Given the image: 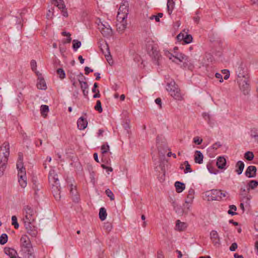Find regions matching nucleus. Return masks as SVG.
Here are the masks:
<instances>
[{
    "instance_id": "nucleus-1",
    "label": "nucleus",
    "mask_w": 258,
    "mask_h": 258,
    "mask_svg": "<svg viewBox=\"0 0 258 258\" xmlns=\"http://www.w3.org/2000/svg\"><path fill=\"white\" fill-rule=\"evenodd\" d=\"M238 77L240 89L244 95H247L250 90L249 79L248 75H243L239 73Z\"/></svg>"
},
{
    "instance_id": "nucleus-2",
    "label": "nucleus",
    "mask_w": 258,
    "mask_h": 258,
    "mask_svg": "<svg viewBox=\"0 0 258 258\" xmlns=\"http://www.w3.org/2000/svg\"><path fill=\"white\" fill-rule=\"evenodd\" d=\"M167 90L169 92L170 95L177 100H182L183 97L180 93V91L176 85L174 81H171L167 83Z\"/></svg>"
},
{
    "instance_id": "nucleus-3",
    "label": "nucleus",
    "mask_w": 258,
    "mask_h": 258,
    "mask_svg": "<svg viewBox=\"0 0 258 258\" xmlns=\"http://www.w3.org/2000/svg\"><path fill=\"white\" fill-rule=\"evenodd\" d=\"M23 213L25 214L24 222H33L35 221L36 211L30 206L27 205L23 208Z\"/></svg>"
},
{
    "instance_id": "nucleus-4",
    "label": "nucleus",
    "mask_w": 258,
    "mask_h": 258,
    "mask_svg": "<svg viewBox=\"0 0 258 258\" xmlns=\"http://www.w3.org/2000/svg\"><path fill=\"white\" fill-rule=\"evenodd\" d=\"M205 196L208 201H220L222 199V191L217 189L207 191L205 192Z\"/></svg>"
},
{
    "instance_id": "nucleus-5",
    "label": "nucleus",
    "mask_w": 258,
    "mask_h": 258,
    "mask_svg": "<svg viewBox=\"0 0 258 258\" xmlns=\"http://www.w3.org/2000/svg\"><path fill=\"white\" fill-rule=\"evenodd\" d=\"M128 10L126 6L122 5L120 6L116 17L117 21H126Z\"/></svg>"
},
{
    "instance_id": "nucleus-6",
    "label": "nucleus",
    "mask_w": 258,
    "mask_h": 258,
    "mask_svg": "<svg viewBox=\"0 0 258 258\" xmlns=\"http://www.w3.org/2000/svg\"><path fill=\"white\" fill-rule=\"evenodd\" d=\"M178 41H182V44H188L192 42V37L191 35L188 34L187 32L183 30L180 32L176 37Z\"/></svg>"
},
{
    "instance_id": "nucleus-7",
    "label": "nucleus",
    "mask_w": 258,
    "mask_h": 258,
    "mask_svg": "<svg viewBox=\"0 0 258 258\" xmlns=\"http://www.w3.org/2000/svg\"><path fill=\"white\" fill-rule=\"evenodd\" d=\"M20 256H17V258H35L33 249L32 247L26 248H22L20 251Z\"/></svg>"
},
{
    "instance_id": "nucleus-8",
    "label": "nucleus",
    "mask_w": 258,
    "mask_h": 258,
    "mask_svg": "<svg viewBox=\"0 0 258 258\" xmlns=\"http://www.w3.org/2000/svg\"><path fill=\"white\" fill-rule=\"evenodd\" d=\"M48 180L50 183L52 185V188H54L55 187H59L60 185L58 182V178L57 174L55 173V171L53 169H51L49 171Z\"/></svg>"
},
{
    "instance_id": "nucleus-9",
    "label": "nucleus",
    "mask_w": 258,
    "mask_h": 258,
    "mask_svg": "<svg viewBox=\"0 0 258 258\" xmlns=\"http://www.w3.org/2000/svg\"><path fill=\"white\" fill-rule=\"evenodd\" d=\"M32 222H24L26 229L27 233L31 236L35 237L37 235L38 231L37 228L32 224Z\"/></svg>"
},
{
    "instance_id": "nucleus-10",
    "label": "nucleus",
    "mask_w": 258,
    "mask_h": 258,
    "mask_svg": "<svg viewBox=\"0 0 258 258\" xmlns=\"http://www.w3.org/2000/svg\"><path fill=\"white\" fill-rule=\"evenodd\" d=\"M99 26L100 32L104 36L108 37L112 35V30L109 25L101 24Z\"/></svg>"
},
{
    "instance_id": "nucleus-11",
    "label": "nucleus",
    "mask_w": 258,
    "mask_h": 258,
    "mask_svg": "<svg viewBox=\"0 0 258 258\" xmlns=\"http://www.w3.org/2000/svg\"><path fill=\"white\" fill-rule=\"evenodd\" d=\"M148 49L149 53L154 59L155 63L159 65V60L161 57V55L160 54L159 51L157 50L156 48L153 46H152L151 50H149V47L148 48Z\"/></svg>"
},
{
    "instance_id": "nucleus-12",
    "label": "nucleus",
    "mask_w": 258,
    "mask_h": 258,
    "mask_svg": "<svg viewBox=\"0 0 258 258\" xmlns=\"http://www.w3.org/2000/svg\"><path fill=\"white\" fill-rule=\"evenodd\" d=\"M21 248L32 247L29 238L26 235H23L20 239Z\"/></svg>"
},
{
    "instance_id": "nucleus-13",
    "label": "nucleus",
    "mask_w": 258,
    "mask_h": 258,
    "mask_svg": "<svg viewBox=\"0 0 258 258\" xmlns=\"http://www.w3.org/2000/svg\"><path fill=\"white\" fill-rule=\"evenodd\" d=\"M195 190L194 189L190 188L188 190V192L187 196V199L185 200V204L183 205L184 207H186L187 210L189 209V204H190L194 198Z\"/></svg>"
},
{
    "instance_id": "nucleus-14",
    "label": "nucleus",
    "mask_w": 258,
    "mask_h": 258,
    "mask_svg": "<svg viewBox=\"0 0 258 258\" xmlns=\"http://www.w3.org/2000/svg\"><path fill=\"white\" fill-rule=\"evenodd\" d=\"M256 167L253 165H250L247 168L245 172V175L248 178H253L256 176Z\"/></svg>"
},
{
    "instance_id": "nucleus-15",
    "label": "nucleus",
    "mask_w": 258,
    "mask_h": 258,
    "mask_svg": "<svg viewBox=\"0 0 258 258\" xmlns=\"http://www.w3.org/2000/svg\"><path fill=\"white\" fill-rule=\"evenodd\" d=\"M210 238L214 245L220 244V238L216 231L212 230L211 232Z\"/></svg>"
},
{
    "instance_id": "nucleus-16",
    "label": "nucleus",
    "mask_w": 258,
    "mask_h": 258,
    "mask_svg": "<svg viewBox=\"0 0 258 258\" xmlns=\"http://www.w3.org/2000/svg\"><path fill=\"white\" fill-rule=\"evenodd\" d=\"M105 49H106V51H103V54L109 64L111 65L113 63V60L112 59V57L110 55V52L109 50V48L107 43H105V45L104 46Z\"/></svg>"
},
{
    "instance_id": "nucleus-17",
    "label": "nucleus",
    "mask_w": 258,
    "mask_h": 258,
    "mask_svg": "<svg viewBox=\"0 0 258 258\" xmlns=\"http://www.w3.org/2000/svg\"><path fill=\"white\" fill-rule=\"evenodd\" d=\"M5 253L9 255L10 258H17V252L15 249L11 247H5L4 248Z\"/></svg>"
},
{
    "instance_id": "nucleus-18",
    "label": "nucleus",
    "mask_w": 258,
    "mask_h": 258,
    "mask_svg": "<svg viewBox=\"0 0 258 258\" xmlns=\"http://www.w3.org/2000/svg\"><path fill=\"white\" fill-rule=\"evenodd\" d=\"M175 55H174V59H172V61L174 62L178 63V62L176 61V60H178L179 62H182L184 60L187 59V56L182 54L181 53H177L176 52H174Z\"/></svg>"
},
{
    "instance_id": "nucleus-19",
    "label": "nucleus",
    "mask_w": 258,
    "mask_h": 258,
    "mask_svg": "<svg viewBox=\"0 0 258 258\" xmlns=\"http://www.w3.org/2000/svg\"><path fill=\"white\" fill-rule=\"evenodd\" d=\"M77 125L80 130H83L87 127L88 121L83 117H81L78 120Z\"/></svg>"
},
{
    "instance_id": "nucleus-20",
    "label": "nucleus",
    "mask_w": 258,
    "mask_h": 258,
    "mask_svg": "<svg viewBox=\"0 0 258 258\" xmlns=\"http://www.w3.org/2000/svg\"><path fill=\"white\" fill-rule=\"evenodd\" d=\"M244 163L242 161H238L235 165V172L238 175H240L244 169Z\"/></svg>"
},
{
    "instance_id": "nucleus-21",
    "label": "nucleus",
    "mask_w": 258,
    "mask_h": 258,
    "mask_svg": "<svg viewBox=\"0 0 258 258\" xmlns=\"http://www.w3.org/2000/svg\"><path fill=\"white\" fill-rule=\"evenodd\" d=\"M195 162L196 163L202 164L203 161L204 156L200 151H196L195 153Z\"/></svg>"
},
{
    "instance_id": "nucleus-22",
    "label": "nucleus",
    "mask_w": 258,
    "mask_h": 258,
    "mask_svg": "<svg viewBox=\"0 0 258 258\" xmlns=\"http://www.w3.org/2000/svg\"><path fill=\"white\" fill-rule=\"evenodd\" d=\"M126 21H117L116 23L117 30L119 33H122L126 28Z\"/></svg>"
},
{
    "instance_id": "nucleus-23",
    "label": "nucleus",
    "mask_w": 258,
    "mask_h": 258,
    "mask_svg": "<svg viewBox=\"0 0 258 258\" xmlns=\"http://www.w3.org/2000/svg\"><path fill=\"white\" fill-rule=\"evenodd\" d=\"M70 193L72 195L73 200L75 202H78L79 199L78 192L77 191L76 186H73L72 184L71 185L70 189Z\"/></svg>"
},
{
    "instance_id": "nucleus-24",
    "label": "nucleus",
    "mask_w": 258,
    "mask_h": 258,
    "mask_svg": "<svg viewBox=\"0 0 258 258\" xmlns=\"http://www.w3.org/2000/svg\"><path fill=\"white\" fill-rule=\"evenodd\" d=\"M226 163V159L223 157H219L217 161V165L220 169H223L225 167Z\"/></svg>"
},
{
    "instance_id": "nucleus-25",
    "label": "nucleus",
    "mask_w": 258,
    "mask_h": 258,
    "mask_svg": "<svg viewBox=\"0 0 258 258\" xmlns=\"http://www.w3.org/2000/svg\"><path fill=\"white\" fill-rule=\"evenodd\" d=\"M37 88L39 89L45 90L47 88L45 81L43 78H40L38 79V82L37 83Z\"/></svg>"
},
{
    "instance_id": "nucleus-26",
    "label": "nucleus",
    "mask_w": 258,
    "mask_h": 258,
    "mask_svg": "<svg viewBox=\"0 0 258 258\" xmlns=\"http://www.w3.org/2000/svg\"><path fill=\"white\" fill-rule=\"evenodd\" d=\"M175 187L176 191L178 193L182 192L185 189V184L180 181H176L175 182Z\"/></svg>"
},
{
    "instance_id": "nucleus-27",
    "label": "nucleus",
    "mask_w": 258,
    "mask_h": 258,
    "mask_svg": "<svg viewBox=\"0 0 258 258\" xmlns=\"http://www.w3.org/2000/svg\"><path fill=\"white\" fill-rule=\"evenodd\" d=\"M258 186V182L256 180H250L247 183V190L249 192L250 189H254Z\"/></svg>"
},
{
    "instance_id": "nucleus-28",
    "label": "nucleus",
    "mask_w": 258,
    "mask_h": 258,
    "mask_svg": "<svg viewBox=\"0 0 258 258\" xmlns=\"http://www.w3.org/2000/svg\"><path fill=\"white\" fill-rule=\"evenodd\" d=\"M175 3L173 0H168L167 6V12L169 15H171L173 10L174 8Z\"/></svg>"
},
{
    "instance_id": "nucleus-29",
    "label": "nucleus",
    "mask_w": 258,
    "mask_h": 258,
    "mask_svg": "<svg viewBox=\"0 0 258 258\" xmlns=\"http://www.w3.org/2000/svg\"><path fill=\"white\" fill-rule=\"evenodd\" d=\"M52 192L53 193V196L56 200H59L61 198L60 186H56L54 187V188H52Z\"/></svg>"
},
{
    "instance_id": "nucleus-30",
    "label": "nucleus",
    "mask_w": 258,
    "mask_h": 258,
    "mask_svg": "<svg viewBox=\"0 0 258 258\" xmlns=\"http://www.w3.org/2000/svg\"><path fill=\"white\" fill-rule=\"evenodd\" d=\"M99 216L101 221H104L106 218L107 213L104 208H101L100 209Z\"/></svg>"
},
{
    "instance_id": "nucleus-31",
    "label": "nucleus",
    "mask_w": 258,
    "mask_h": 258,
    "mask_svg": "<svg viewBox=\"0 0 258 258\" xmlns=\"http://www.w3.org/2000/svg\"><path fill=\"white\" fill-rule=\"evenodd\" d=\"M176 227L179 231H182L186 228V224L180 222L179 220H177L176 223Z\"/></svg>"
},
{
    "instance_id": "nucleus-32",
    "label": "nucleus",
    "mask_w": 258,
    "mask_h": 258,
    "mask_svg": "<svg viewBox=\"0 0 258 258\" xmlns=\"http://www.w3.org/2000/svg\"><path fill=\"white\" fill-rule=\"evenodd\" d=\"M98 87V84L97 83H95L94 84L93 88L92 89V92L95 93V94L93 95V98H99L100 97L99 90L96 89V88Z\"/></svg>"
},
{
    "instance_id": "nucleus-33",
    "label": "nucleus",
    "mask_w": 258,
    "mask_h": 258,
    "mask_svg": "<svg viewBox=\"0 0 258 258\" xmlns=\"http://www.w3.org/2000/svg\"><path fill=\"white\" fill-rule=\"evenodd\" d=\"M55 2V5L59 9H64L65 5L64 4L63 0H53Z\"/></svg>"
},
{
    "instance_id": "nucleus-34",
    "label": "nucleus",
    "mask_w": 258,
    "mask_h": 258,
    "mask_svg": "<svg viewBox=\"0 0 258 258\" xmlns=\"http://www.w3.org/2000/svg\"><path fill=\"white\" fill-rule=\"evenodd\" d=\"M41 113L42 116H45L49 111L48 106L46 105H42L40 107Z\"/></svg>"
},
{
    "instance_id": "nucleus-35",
    "label": "nucleus",
    "mask_w": 258,
    "mask_h": 258,
    "mask_svg": "<svg viewBox=\"0 0 258 258\" xmlns=\"http://www.w3.org/2000/svg\"><path fill=\"white\" fill-rule=\"evenodd\" d=\"M26 179V176H25V177H19V182L22 188L25 187L27 185Z\"/></svg>"
},
{
    "instance_id": "nucleus-36",
    "label": "nucleus",
    "mask_w": 258,
    "mask_h": 258,
    "mask_svg": "<svg viewBox=\"0 0 258 258\" xmlns=\"http://www.w3.org/2000/svg\"><path fill=\"white\" fill-rule=\"evenodd\" d=\"M244 157L247 160L251 161L253 159L254 155L252 152L247 151L244 154Z\"/></svg>"
},
{
    "instance_id": "nucleus-37",
    "label": "nucleus",
    "mask_w": 258,
    "mask_h": 258,
    "mask_svg": "<svg viewBox=\"0 0 258 258\" xmlns=\"http://www.w3.org/2000/svg\"><path fill=\"white\" fill-rule=\"evenodd\" d=\"M8 241V235L6 233H3L0 237V244L4 245Z\"/></svg>"
},
{
    "instance_id": "nucleus-38",
    "label": "nucleus",
    "mask_w": 258,
    "mask_h": 258,
    "mask_svg": "<svg viewBox=\"0 0 258 258\" xmlns=\"http://www.w3.org/2000/svg\"><path fill=\"white\" fill-rule=\"evenodd\" d=\"M101 153L104 154L107 153L109 150V146L107 143L103 144L101 147Z\"/></svg>"
},
{
    "instance_id": "nucleus-39",
    "label": "nucleus",
    "mask_w": 258,
    "mask_h": 258,
    "mask_svg": "<svg viewBox=\"0 0 258 258\" xmlns=\"http://www.w3.org/2000/svg\"><path fill=\"white\" fill-rule=\"evenodd\" d=\"M104 229L108 233L112 230V223L107 222L104 223Z\"/></svg>"
},
{
    "instance_id": "nucleus-40",
    "label": "nucleus",
    "mask_w": 258,
    "mask_h": 258,
    "mask_svg": "<svg viewBox=\"0 0 258 258\" xmlns=\"http://www.w3.org/2000/svg\"><path fill=\"white\" fill-rule=\"evenodd\" d=\"M57 75L60 79H63L66 77V74L64 70L61 68H59L56 71Z\"/></svg>"
},
{
    "instance_id": "nucleus-41",
    "label": "nucleus",
    "mask_w": 258,
    "mask_h": 258,
    "mask_svg": "<svg viewBox=\"0 0 258 258\" xmlns=\"http://www.w3.org/2000/svg\"><path fill=\"white\" fill-rule=\"evenodd\" d=\"M81 45V41L78 40H74L73 41V48L75 50H77Z\"/></svg>"
},
{
    "instance_id": "nucleus-42",
    "label": "nucleus",
    "mask_w": 258,
    "mask_h": 258,
    "mask_svg": "<svg viewBox=\"0 0 258 258\" xmlns=\"http://www.w3.org/2000/svg\"><path fill=\"white\" fill-rule=\"evenodd\" d=\"M183 164L185 166V168L184 170V173H187L188 172H191L192 169L190 168V165L189 164L188 162L187 161H185Z\"/></svg>"
},
{
    "instance_id": "nucleus-43",
    "label": "nucleus",
    "mask_w": 258,
    "mask_h": 258,
    "mask_svg": "<svg viewBox=\"0 0 258 258\" xmlns=\"http://www.w3.org/2000/svg\"><path fill=\"white\" fill-rule=\"evenodd\" d=\"M18 177H25V176H26L25 168L24 167L22 169H18Z\"/></svg>"
},
{
    "instance_id": "nucleus-44",
    "label": "nucleus",
    "mask_w": 258,
    "mask_h": 258,
    "mask_svg": "<svg viewBox=\"0 0 258 258\" xmlns=\"http://www.w3.org/2000/svg\"><path fill=\"white\" fill-rule=\"evenodd\" d=\"M94 109L98 111L99 113L102 112V108L101 106V103L100 100H97L96 102V104L94 107Z\"/></svg>"
},
{
    "instance_id": "nucleus-45",
    "label": "nucleus",
    "mask_w": 258,
    "mask_h": 258,
    "mask_svg": "<svg viewBox=\"0 0 258 258\" xmlns=\"http://www.w3.org/2000/svg\"><path fill=\"white\" fill-rule=\"evenodd\" d=\"M12 224L14 225L15 229H18L19 227V224L17 222V218L16 216H13L12 217Z\"/></svg>"
},
{
    "instance_id": "nucleus-46",
    "label": "nucleus",
    "mask_w": 258,
    "mask_h": 258,
    "mask_svg": "<svg viewBox=\"0 0 258 258\" xmlns=\"http://www.w3.org/2000/svg\"><path fill=\"white\" fill-rule=\"evenodd\" d=\"M230 210H228V213L231 215H236V213L233 212V211H235L237 210V208L235 205H230L229 206Z\"/></svg>"
},
{
    "instance_id": "nucleus-47",
    "label": "nucleus",
    "mask_w": 258,
    "mask_h": 258,
    "mask_svg": "<svg viewBox=\"0 0 258 258\" xmlns=\"http://www.w3.org/2000/svg\"><path fill=\"white\" fill-rule=\"evenodd\" d=\"M106 195L110 198L111 201L114 200V196L111 190L107 189L105 190Z\"/></svg>"
},
{
    "instance_id": "nucleus-48",
    "label": "nucleus",
    "mask_w": 258,
    "mask_h": 258,
    "mask_svg": "<svg viewBox=\"0 0 258 258\" xmlns=\"http://www.w3.org/2000/svg\"><path fill=\"white\" fill-rule=\"evenodd\" d=\"M79 83H80V84L81 86V88L82 89V90H86L87 89H88V85L86 82H84V81H82L80 80H79Z\"/></svg>"
},
{
    "instance_id": "nucleus-49",
    "label": "nucleus",
    "mask_w": 258,
    "mask_h": 258,
    "mask_svg": "<svg viewBox=\"0 0 258 258\" xmlns=\"http://www.w3.org/2000/svg\"><path fill=\"white\" fill-rule=\"evenodd\" d=\"M23 168H24V166H23V163L22 161V159H18L17 163V169H22Z\"/></svg>"
},
{
    "instance_id": "nucleus-50",
    "label": "nucleus",
    "mask_w": 258,
    "mask_h": 258,
    "mask_svg": "<svg viewBox=\"0 0 258 258\" xmlns=\"http://www.w3.org/2000/svg\"><path fill=\"white\" fill-rule=\"evenodd\" d=\"M194 142L197 145H201L203 142V139H200L199 137H196L194 138Z\"/></svg>"
},
{
    "instance_id": "nucleus-51",
    "label": "nucleus",
    "mask_w": 258,
    "mask_h": 258,
    "mask_svg": "<svg viewBox=\"0 0 258 258\" xmlns=\"http://www.w3.org/2000/svg\"><path fill=\"white\" fill-rule=\"evenodd\" d=\"M31 68L33 71H34L36 70L37 63L36 61L35 60H32L30 62Z\"/></svg>"
},
{
    "instance_id": "nucleus-52",
    "label": "nucleus",
    "mask_w": 258,
    "mask_h": 258,
    "mask_svg": "<svg viewBox=\"0 0 258 258\" xmlns=\"http://www.w3.org/2000/svg\"><path fill=\"white\" fill-rule=\"evenodd\" d=\"M222 72L223 74L225 75L224 77L225 80H227L229 78L230 73L229 71L227 70H223L222 71Z\"/></svg>"
},
{
    "instance_id": "nucleus-53",
    "label": "nucleus",
    "mask_w": 258,
    "mask_h": 258,
    "mask_svg": "<svg viewBox=\"0 0 258 258\" xmlns=\"http://www.w3.org/2000/svg\"><path fill=\"white\" fill-rule=\"evenodd\" d=\"M164 54L167 57L169 58V59H171V60H172V57H174V55H175V53L172 54V53H170L169 51H168V50L165 51Z\"/></svg>"
},
{
    "instance_id": "nucleus-54",
    "label": "nucleus",
    "mask_w": 258,
    "mask_h": 258,
    "mask_svg": "<svg viewBox=\"0 0 258 258\" xmlns=\"http://www.w3.org/2000/svg\"><path fill=\"white\" fill-rule=\"evenodd\" d=\"M40 187L41 186L39 185V184H37L36 181L33 183V188L35 190L36 194H37V191L40 189Z\"/></svg>"
},
{
    "instance_id": "nucleus-55",
    "label": "nucleus",
    "mask_w": 258,
    "mask_h": 258,
    "mask_svg": "<svg viewBox=\"0 0 258 258\" xmlns=\"http://www.w3.org/2000/svg\"><path fill=\"white\" fill-rule=\"evenodd\" d=\"M251 136L252 138H254L255 140L258 142V134L255 131H251Z\"/></svg>"
},
{
    "instance_id": "nucleus-56",
    "label": "nucleus",
    "mask_w": 258,
    "mask_h": 258,
    "mask_svg": "<svg viewBox=\"0 0 258 258\" xmlns=\"http://www.w3.org/2000/svg\"><path fill=\"white\" fill-rule=\"evenodd\" d=\"M123 128L126 130L127 133H129V129L130 128V124L129 122L126 121V122L123 124Z\"/></svg>"
},
{
    "instance_id": "nucleus-57",
    "label": "nucleus",
    "mask_w": 258,
    "mask_h": 258,
    "mask_svg": "<svg viewBox=\"0 0 258 258\" xmlns=\"http://www.w3.org/2000/svg\"><path fill=\"white\" fill-rule=\"evenodd\" d=\"M237 248V244L236 243H233L230 246L229 249L232 251H235Z\"/></svg>"
},
{
    "instance_id": "nucleus-58",
    "label": "nucleus",
    "mask_w": 258,
    "mask_h": 258,
    "mask_svg": "<svg viewBox=\"0 0 258 258\" xmlns=\"http://www.w3.org/2000/svg\"><path fill=\"white\" fill-rule=\"evenodd\" d=\"M93 70L92 69H91L88 67H86L85 68V74L86 75H88L90 73L93 72Z\"/></svg>"
},
{
    "instance_id": "nucleus-59",
    "label": "nucleus",
    "mask_w": 258,
    "mask_h": 258,
    "mask_svg": "<svg viewBox=\"0 0 258 258\" xmlns=\"http://www.w3.org/2000/svg\"><path fill=\"white\" fill-rule=\"evenodd\" d=\"M155 103L159 105L160 108H161L162 107V102H161V99L160 98H157L155 99Z\"/></svg>"
},
{
    "instance_id": "nucleus-60",
    "label": "nucleus",
    "mask_w": 258,
    "mask_h": 258,
    "mask_svg": "<svg viewBox=\"0 0 258 258\" xmlns=\"http://www.w3.org/2000/svg\"><path fill=\"white\" fill-rule=\"evenodd\" d=\"M246 192H247V189H246L245 187H241L240 189V194L241 195H245Z\"/></svg>"
},
{
    "instance_id": "nucleus-61",
    "label": "nucleus",
    "mask_w": 258,
    "mask_h": 258,
    "mask_svg": "<svg viewBox=\"0 0 258 258\" xmlns=\"http://www.w3.org/2000/svg\"><path fill=\"white\" fill-rule=\"evenodd\" d=\"M163 14L161 13H158L157 15L156 16V21L159 22L160 18H162L163 17Z\"/></svg>"
},
{
    "instance_id": "nucleus-62",
    "label": "nucleus",
    "mask_w": 258,
    "mask_h": 258,
    "mask_svg": "<svg viewBox=\"0 0 258 258\" xmlns=\"http://www.w3.org/2000/svg\"><path fill=\"white\" fill-rule=\"evenodd\" d=\"M221 146V145L220 144V143L217 142L215 143L213 145L212 147L214 149H217L219 147H220Z\"/></svg>"
},
{
    "instance_id": "nucleus-63",
    "label": "nucleus",
    "mask_w": 258,
    "mask_h": 258,
    "mask_svg": "<svg viewBox=\"0 0 258 258\" xmlns=\"http://www.w3.org/2000/svg\"><path fill=\"white\" fill-rule=\"evenodd\" d=\"M215 77L218 78V79H220V82H223V78H222V76L219 74V73H216L215 74Z\"/></svg>"
},
{
    "instance_id": "nucleus-64",
    "label": "nucleus",
    "mask_w": 258,
    "mask_h": 258,
    "mask_svg": "<svg viewBox=\"0 0 258 258\" xmlns=\"http://www.w3.org/2000/svg\"><path fill=\"white\" fill-rule=\"evenodd\" d=\"M234 258H244L242 255H239L238 253H235L234 254Z\"/></svg>"
}]
</instances>
